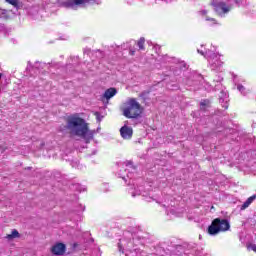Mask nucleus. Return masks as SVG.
<instances>
[{
	"label": "nucleus",
	"instance_id": "f257e3e1",
	"mask_svg": "<svg viewBox=\"0 0 256 256\" xmlns=\"http://www.w3.org/2000/svg\"><path fill=\"white\" fill-rule=\"evenodd\" d=\"M65 129L69 131L70 135L84 139L85 143H90L97 133L95 130H89V123L79 117V114H72L67 117Z\"/></svg>",
	"mask_w": 256,
	"mask_h": 256
},
{
	"label": "nucleus",
	"instance_id": "f03ea898",
	"mask_svg": "<svg viewBox=\"0 0 256 256\" xmlns=\"http://www.w3.org/2000/svg\"><path fill=\"white\" fill-rule=\"evenodd\" d=\"M231 229V224L227 219L215 218L208 226V235H219Z\"/></svg>",
	"mask_w": 256,
	"mask_h": 256
},
{
	"label": "nucleus",
	"instance_id": "7ed1b4c3",
	"mask_svg": "<svg viewBox=\"0 0 256 256\" xmlns=\"http://www.w3.org/2000/svg\"><path fill=\"white\" fill-rule=\"evenodd\" d=\"M200 55H203L206 59H208V63L210 65V69L212 71H221V68L223 67V62L221 59H219V54L215 53L212 50H206L203 52V50L198 49L197 50Z\"/></svg>",
	"mask_w": 256,
	"mask_h": 256
},
{
	"label": "nucleus",
	"instance_id": "20e7f679",
	"mask_svg": "<svg viewBox=\"0 0 256 256\" xmlns=\"http://www.w3.org/2000/svg\"><path fill=\"white\" fill-rule=\"evenodd\" d=\"M123 115L128 119H137L141 115V104L135 98H130L123 109Z\"/></svg>",
	"mask_w": 256,
	"mask_h": 256
},
{
	"label": "nucleus",
	"instance_id": "39448f33",
	"mask_svg": "<svg viewBox=\"0 0 256 256\" xmlns=\"http://www.w3.org/2000/svg\"><path fill=\"white\" fill-rule=\"evenodd\" d=\"M229 6L225 2H217L216 0H213L212 5L215 7L216 13L220 15V17H223L225 13H229L231 11V6L236 5V7H241V1L240 0H226Z\"/></svg>",
	"mask_w": 256,
	"mask_h": 256
},
{
	"label": "nucleus",
	"instance_id": "423d86ee",
	"mask_svg": "<svg viewBox=\"0 0 256 256\" xmlns=\"http://www.w3.org/2000/svg\"><path fill=\"white\" fill-rule=\"evenodd\" d=\"M97 0H58L60 7L66 9H75L76 5H85L86 3H95Z\"/></svg>",
	"mask_w": 256,
	"mask_h": 256
},
{
	"label": "nucleus",
	"instance_id": "0eeeda50",
	"mask_svg": "<svg viewBox=\"0 0 256 256\" xmlns=\"http://www.w3.org/2000/svg\"><path fill=\"white\" fill-rule=\"evenodd\" d=\"M66 246L63 243H57L51 248L53 255H64L66 251Z\"/></svg>",
	"mask_w": 256,
	"mask_h": 256
},
{
	"label": "nucleus",
	"instance_id": "6e6552de",
	"mask_svg": "<svg viewBox=\"0 0 256 256\" xmlns=\"http://www.w3.org/2000/svg\"><path fill=\"white\" fill-rule=\"evenodd\" d=\"M120 134L122 139H131L133 137V128L124 125L121 129H120Z\"/></svg>",
	"mask_w": 256,
	"mask_h": 256
},
{
	"label": "nucleus",
	"instance_id": "1a4fd4ad",
	"mask_svg": "<svg viewBox=\"0 0 256 256\" xmlns=\"http://www.w3.org/2000/svg\"><path fill=\"white\" fill-rule=\"evenodd\" d=\"M219 103L224 107L225 109H229V94L225 91H221L219 95Z\"/></svg>",
	"mask_w": 256,
	"mask_h": 256
},
{
	"label": "nucleus",
	"instance_id": "9d476101",
	"mask_svg": "<svg viewBox=\"0 0 256 256\" xmlns=\"http://www.w3.org/2000/svg\"><path fill=\"white\" fill-rule=\"evenodd\" d=\"M117 93V89L116 88H108L104 94H103V98L106 99L107 101H109V99H112V97H115Z\"/></svg>",
	"mask_w": 256,
	"mask_h": 256
},
{
	"label": "nucleus",
	"instance_id": "9b49d317",
	"mask_svg": "<svg viewBox=\"0 0 256 256\" xmlns=\"http://www.w3.org/2000/svg\"><path fill=\"white\" fill-rule=\"evenodd\" d=\"M256 199V195H252L250 196L244 203L243 205L240 207L241 211H245V209H247V207H249V205H251V203H253V201Z\"/></svg>",
	"mask_w": 256,
	"mask_h": 256
},
{
	"label": "nucleus",
	"instance_id": "f8f14e48",
	"mask_svg": "<svg viewBox=\"0 0 256 256\" xmlns=\"http://www.w3.org/2000/svg\"><path fill=\"white\" fill-rule=\"evenodd\" d=\"M21 237V234H19V231L17 229H14L11 234H7L6 239H19Z\"/></svg>",
	"mask_w": 256,
	"mask_h": 256
},
{
	"label": "nucleus",
	"instance_id": "ddd939ff",
	"mask_svg": "<svg viewBox=\"0 0 256 256\" xmlns=\"http://www.w3.org/2000/svg\"><path fill=\"white\" fill-rule=\"evenodd\" d=\"M47 67V64L42 62H35L34 63V69H38V71H41V69H45Z\"/></svg>",
	"mask_w": 256,
	"mask_h": 256
},
{
	"label": "nucleus",
	"instance_id": "4468645a",
	"mask_svg": "<svg viewBox=\"0 0 256 256\" xmlns=\"http://www.w3.org/2000/svg\"><path fill=\"white\" fill-rule=\"evenodd\" d=\"M209 100H203L201 103H200V109L201 111H206L207 108H209Z\"/></svg>",
	"mask_w": 256,
	"mask_h": 256
},
{
	"label": "nucleus",
	"instance_id": "2eb2a0df",
	"mask_svg": "<svg viewBox=\"0 0 256 256\" xmlns=\"http://www.w3.org/2000/svg\"><path fill=\"white\" fill-rule=\"evenodd\" d=\"M237 89L239 92H241L242 95H247L249 92H247V89L242 84L237 85Z\"/></svg>",
	"mask_w": 256,
	"mask_h": 256
},
{
	"label": "nucleus",
	"instance_id": "dca6fc26",
	"mask_svg": "<svg viewBox=\"0 0 256 256\" xmlns=\"http://www.w3.org/2000/svg\"><path fill=\"white\" fill-rule=\"evenodd\" d=\"M137 45L140 49V51L145 50V38H140V40L137 42Z\"/></svg>",
	"mask_w": 256,
	"mask_h": 256
},
{
	"label": "nucleus",
	"instance_id": "f3484780",
	"mask_svg": "<svg viewBox=\"0 0 256 256\" xmlns=\"http://www.w3.org/2000/svg\"><path fill=\"white\" fill-rule=\"evenodd\" d=\"M6 3H9L13 7H15V9H19V0H6Z\"/></svg>",
	"mask_w": 256,
	"mask_h": 256
},
{
	"label": "nucleus",
	"instance_id": "a211bd4d",
	"mask_svg": "<svg viewBox=\"0 0 256 256\" xmlns=\"http://www.w3.org/2000/svg\"><path fill=\"white\" fill-rule=\"evenodd\" d=\"M94 115H95L98 123H101V121H103V116H101V113L95 112Z\"/></svg>",
	"mask_w": 256,
	"mask_h": 256
},
{
	"label": "nucleus",
	"instance_id": "6ab92c4d",
	"mask_svg": "<svg viewBox=\"0 0 256 256\" xmlns=\"http://www.w3.org/2000/svg\"><path fill=\"white\" fill-rule=\"evenodd\" d=\"M247 249L248 251H254V253H256V244H248Z\"/></svg>",
	"mask_w": 256,
	"mask_h": 256
},
{
	"label": "nucleus",
	"instance_id": "aec40b11",
	"mask_svg": "<svg viewBox=\"0 0 256 256\" xmlns=\"http://www.w3.org/2000/svg\"><path fill=\"white\" fill-rule=\"evenodd\" d=\"M0 17L2 19H9V15H7V10H2L1 14H0Z\"/></svg>",
	"mask_w": 256,
	"mask_h": 256
},
{
	"label": "nucleus",
	"instance_id": "412c9836",
	"mask_svg": "<svg viewBox=\"0 0 256 256\" xmlns=\"http://www.w3.org/2000/svg\"><path fill=\"white\" fill-rule=\"evenodd\" d=\"M36 147H39V149H43V147H45V142L43 140L36 141Z\"/></svg>",
	"mask_w": 256,
	"mask_h": 256
},
{
	"label": "nucleus",
	"instance_id": "4be33fe9",
	"mask_svg": "<svg viewBox=\"0 0 256 256\" xmlns=\"http://www.w3.org/2000/svg\"><path fill=\"white\" fill-rule=\"evenodd\" d=\"M7 151V146H0V153Z\"/></svg>",
	"mask_w": 256,
	"mask_h": 256
},
{
	"label": "nucleus",
	"instance_id": "5701e85b",
	"mask_svg": "<svg viewBox=\"0 0 256 256\" xmlns=\"http://www.w3.org/2000/svg\"><path fill=\"white\" fill-rule=\"evenodd\" d=\"M205 19H206V21H212V23H216L215 18H210V17L206 16Z\"/></svg>",
	"mask_w": 256,
	"mask_h": 256
},
{
	"label": "nucleus",
	"instance_id": "b1692460",
	"mask_svg": "<svg viewBox=\"0 0 256 256\" xmlns=\"http://www.w3.org/2000/svg\"><path fill=\"white\" fill-rule=\"evenodd\" d=\"M129 51H130V55H135V50L134 49L129 48Z\"/></svg>",
	"mask_w": 256,
	"mask_h": 256
},
{
	"label": "nucleus",
	"instance_id": "393cba45",
	"mask_svg": "<svg viewBox=\"0 0 256 256\" xmlns=\"http://www.w3.org/2000/svg\"><path fill=\"white\" fill-rule=\"evenodd\" d=\"M201 15H207V10L200 11Z\"/></svg>",
	"mask_w": 256,
	"mask_h": 256
},
{
	"label": "nucleus",
	"instance_id": "a878e982",
	"mask_svg": "<svg viewBox=\"0 0 256 256\" xmlns=\"http://www.w3.org/2000/svg\"><path fill=\"white\" fill-rule=\"evenodd\" d=\"M25 73H26V74H25L26 77L29 76V67L26 68V72H25Z\"/></svg>",
	"mask_w": 256,
	"mask_h": 256
},
{
	"label": "nucleus",
	"instance_id": "bb28decb",
	"mask_svg": "<svg viewBox=\"0 0 256 256\" xmlns=\"http://www.w3.org/2000/svg\"><path fill=\"white\" fill-rule=\"evenodd\" d=\"M129 43H133V45H137V42H135V40H132Z\"/></svg>",
	"mask_w": 256,
	"mask_h": 256
},
{
	"label": "nucleus",
	"instance_id": "cd10ccee",
	"mask_svg": "<svg viewBox=\"0 0 256 256\" xmlns=\"http://www.w3.org/2000/svg\"><path fill=\"white\" fill-rule=\"evenodd\" d=\"M164 61H169V60H167V56H165Z\"/></svg>",
	"mask_w": 256,
	"mask_h": 256
},
{
	"label": "nucleus",
	"instance_id": "c85d7f7f",
	"mask_svg": "<svg viewBox=\"0 0 256 256\" xmlns=\"http://www.w3.org/2000/svg\"><path fill=\"white\" fill-rule=\"evenodd\" d=\"M99 129H100V128L97 129V133H99Z\"/></svg>",
	"mask_w": 256,
	"mask_h": 256
},
{
	"label": "nucleus",
	"instance_id": "c756f323",
	"mask_svg": "<svg viewBox=\"0 0 256 256\" xmlns=\"http://www.w3.org/2000/svg\"><path fill=\"white\" fill-rule=\"evenodd\" d=\"M0 79H1V74H0Z\"/></svg>",
	"mask_w": 256,
	"mask_h": 256
}]
</instances>
